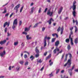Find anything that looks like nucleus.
<instances>
[{"instance_id": "1", "label": "nucleus", "mask_w": 78, "mask_h": 78, "mask_svg": "<svg viewBox=\"0 0 78 78\" xmlns=\"http://www.w3.org/2000/svg\"><path fill=\"white\" fill-rule=\"evenodd\" d=\"M69 55L70 59L68 60L67 62L64 65V67H66V66L67 68H69V67H70V66L72 64V63L71 62L72 61L71 58H72V56L71 54H69Z\"/></svg>"}, {"instance_id": "2", "label": "nucleus", "mask_w": 78, "mask_h": 78, "mask_svg": "<svg viewBox=\"0 0 78 78\" xmlns=\"http://www.w3.org/2000/svg\"><path fill=\"white\" fill-rule=\"evenodd\" d=\"M72 8H73V17H75L76 16V11L75 9H76V5H73L72 6Z\"/></svg>"}, {"instance_id": "3", "label": "nucleus", "mask_w": 78, "mask_h": 78, "mask_svg": "<svg viewBox=\"0 0 78 78\" xmlns=\"http://www.w3.org/2000/svg\"><path fill=\"white\" fill-rule=\"evenodd\" d=\"M47 39H48V40H49L51 39V38L50 37H47V36H45L44 39V47H46V46L47 45V43H46V40Z\"/></svg>"}, {"instance_id": "4", "label": "nucleus", "mask_w": 78, "mask_h": 78, "mask_svg": "<svg viewBox=\"0 0 78 78\" xmlns=\"http://www.w3.org/2000/svg\"><path fill=\"white\" fill-rule=\"evenodd\" d=\"M20 4H18L14 8V10H15L16 11V13H17V12H18V11H19V8L20 7Z\"/></svg>"}, {"instance_id": "5", "label": "nucleus", "mask_w": 78, "mask_h": 78, "mask_svg": "<svg viewBox=\"0 0 78 78\" xmlns=\"http://www.w3.org/2000/svg\"><path fill=\"white\" fill-rule=\"evenodd\" d=\"M75 65H73L71 69H69V73L70 75V76H72V71L73 70L74 68L75 67Z\"/></svg>"}, {"instance_id": "6", "label": "nucleus", "mask_w": 78, "mask_h": 78, "mask_svg": "<svg viewBox=\"0 0 78 78\" xmlns=\"http://www.w3.org/2000/svg\"><path fill=\"white\" fill-rule=\"evenodd\" d=\"M53 11L51 12L50 10L49 9L48 10L47 12V14L48 15L50 16H52V15H53Z\"/></svg>"}, {"instance_id": "7", "label": "nucleus", "mask_w": 78, "mask_h": 78, "mask_svg": "<svg viewBox=\"0 0 78 78\" xmlns=\"http://www.w3.org/2000/svg\"><path fill=\"white\" fill-rule=\"evenodd\" d=\"M56 50L57 51H59V48H58V47H56L55 49L53 51L54 54H56Z\"/></svg>"}, {"instance_id": "8", "label": "nucleus", "mask_w": 78, "mask_h": 78, "mask_svg": "<svg viewBox=\"0 0 78 78\" xmlns=\"http://www.w3.org/2000/svg\"><path fill=\"white\" fill-rule=\"evenodd\" d=\"M63 9V7H61L59 9V10L58 11V14H61V12H62V9Z\"/></svg>"}, {"instance_id": "9", "label": "nucleus", "mask_w": 78, "mask_h": 78, "mask_svg": "<svg viewBox=\"0 0 78 78\" xmlns=\"http://www.w3.org/2000/svg\"><path fill=\"white\" fill-rule=\"evenodd\" d=\"M6 40H4L3 41H1L0 42V44L1 45H3V44H5L6 43Z\"/></svg>"}, {"instance_id": "10", "label": "nucleus", "mask_w": 78, "mask_h": 78, "mask_svg": "<svg viewBox=\"0 0 78 78\" xmlns=\"http://www.w3.org/2000/svg\"><path fill=\"white\" fill-rule=\"evenodd\" d=\"M13 24H15V25H17V19H16L14 20Z\"/></svg>"}, {"instance_id": "11", "label": "nucleus", "mask_w": 78, "mask_h": 78, "mask_svg": "<svg viewBox=\"0 0 78 78\" xmlns=\"http://www.w3.org/2000/svg\"><path fill=\"white\" fill-rule=\"evenodd\" d=\"M51 20L52 21H54V20H53L52 18H51L48 21V22L49 23V25H51Z\"/></svg>"}, {"instance_id": "12", "label": "nucleus", "mask_w": 78, "mask_h": 78, "mask_svg": "<svg viewBox=\"0 0 78 78\" xmlns=\"http://www.w3.org/2000/svg\"><path fill=\"white\" fill-rule=\"evenodd\" d=\"M5 51H4L3 52H1L0 53V55L2 57V56H3V55H5Z\"/></svg>"}, {"instance_id": "13", "label": "nucleus", "mask_w": 78, "mask_h": 78, "mask_svg": "<svg viewBox=\"0 0 78 78\" xmlns=\"http://www.w3.org/2000/svg\"><path fill=\"white\" fill-rule=\"evenodd\" d=\"M38 48V47H37L36 48L35 51L36 53H39V50L37 49Z\"/></svg>"}, {"instance_id": "14", "label": "nucleus", "mask_w": 78, "mask_h": 78, "mask_svg": "<svg viewBox=\"0 0 78 78\" xmlns=\"http://www.w3.org/2000/svg\"><path fill=\"white\" fill-rule=\"evenodd\" d=\"M59 41H57L55 43V46L57 47L59 45Z\"/></svg>"}, {"instance_id": "15", "label": "nucleus", "mask_w": 78, "mask_h": 78, "mask_svg": "<svg viewBox=\"0 0 78 78\" xmlns=\"http://www.w3.org/2000/svg\"><path fill=\"white\" fill-rule=\"evenodd\" d=\"M61 32L60 34L61 35L63 33V31H64V27L62 26L61 29Z\"/></svg>"}, {"instance_id": "16", "label": "nucleus", "mask_w": 78, "mask_h": 78, "mask_svg": "<svg viewBox=\"0 0 78 78\" xmlns=\"http://www.w3.org/2000/svg\"><path fill=\"white\" fill-rule=\"evenodd\" d=\"M75 22H76V25H78V21H77V20H76L75 21V20H74V19H73V23H75Z\"/></svg>"}, {"instance_id": "17", "label": "nucleus", "mask_w": 78, "mask_h": 78, "mask_svg": "<svg viewBox=\"0 0 78 78\" xmlns=\"http://www.w3.org/2000/svg\"><path fill=\"white\" fill-rule=\"evenodd\" d=\"M16 70L17 71H19L20 69V67L19 66H17L16 67Z\"/></svg>"}, {"instance_id": "18", "label": "nucleus", "mask_w": 78, "mask_h": 78, "mask_svg": "<svg viewBox=\"0 0 78 78\" xmlns=\"http://www.w3.org/2000/svg\"><path fill=\"white\" fill-rule=\"evenodd\" d=\"M30 30V27H26L25 28V31H28Z\"/></svg>"}, {"instance_id": "19", "label": "nucleus", "mask_w": 78, "mask_h": 78, "mask_svg": "<svg viewBox=\"0 0 78 78\" xmlns=\"http://www.w3.org/2000/svg\"><path fill=\"white\" fill-rule=\"evenodd\" d=\"M4 9V11L2 12L3 14H5V13H6V7H5Z\"/></svg>"}, {"instance_id": "20", "label": "nucleus", "mask_w": 78, "mask_h": 78, "mask_svg": "<svg viewBox=\"0 0 78 78\" xmlns=\"http://www.w3.org/2000/svg\"><path fill=\"white\" fill-rule=\"evenodd\" d=\"M70 39V41H71V44L72 45H73V39H72V38H69Z\"/></svg>"}, {"instance_id": "21", "label": "nucleus", "mask_w": 78, "mask_h": 78, "mask_svg": "<svg viewBox=\"0 0 78 78\" xmlns=\"http://www.w3.org/2000/svg\"><path fill=\"white\" fill-rule=\"evenodd\" d=\"M72 34H73V32H72V31H71L70 32V34L69 35V39H71V35Z\"/></svg>"}, {"instance_id": "22", "label": "nucleus", "mask_w": 78, "mask_h": 78, "mask_svg": "<svg viewBox=\"0 0 78 78\" xmlns=\"http://www.w3.org/2000/svg\"><path fill=\"white\" fill-rule=\"evenodd\" d=\"M16 24H13V26H12V29H13L14 30L15 29V28H16Z\"/></svg>"}, {"instance_id": "23", "label": "nucleus", "mask_w": 78, "mask_h": 78, "mask_svg": "<svg viewBox=\"0 0 78 78\" xmlns=\"http://www.w3.org/2000/svg\"><path fill=\"white\" fill-rule=\"evenodd\" d=\"M23 7H24V6L23 5L20 9V12H22V10H23Z\"/></svg>"}, {"instance_id": "24", "label": "nucleus", "mask_w": 78, "mask_h": 78, "mask_svg": "<svg viewBox=\"0 0 78 78\" xmlns=\"http://www.w3.org/2000/svg\"><path fill=\"white\" fill-rule=\"evenodd\" d=\"M51 57V54H50L46 58V60H47L48 59Z\"/></svg>"}, {"instance_id": "25", "label": "nucleus", "mask_w": 78, "mask_h": 78, "mask_svg": "<svg viewBox=\"0 0 78 78\" xmlns=\"http://www.w3.org/2000/svg\"><path fill=\"white\" fill-rule=\"evenodd\" d=\"M67 48L68 50H70V49L71 48V47H70V45H68L67 46Z\"/></svg>"}, {"instance_id": "26", "label": "nucleus", "mask_w": 78, "mask_h": 78, "mask_svg": "<svg viewBox=\"0 0 78 78\" xmlns=\"http://www.w3.org/2000/svg\"><path fill=\"white\" fill-rule=\"evenodd\" d=\"M70 42V40L68 38L66 39V43H69Z\"/></svg>"}, {"instance_id": "27", "label": "nucleus", "mask_w": 78, "mask_h": 78, "mask_svg": "<svg viewBox=\"0 0 78 78\" xmlns=\"http://www.w3.org/2000/svg\"><path fill=\"white\" fill-rule=\"evenodd\" d=\"M18 44H19V42L18 41H16L14 43V45L16 46V45H18Z\"/></svg>"}, {"instance_id": "28", "label": "nucleus", "mask_w": 78, "mask_h": 78, "mask_svg": "<svg viewBox=\"0 0 78 78\" xmlns=\"http://www.w3.org/2000/svg\"><path fill=\"white\" fill-rule=\"evenodd\" d=\"M34 11V7H32L31 9V11L30 12V14L33 13V12Z\"/></svg>"}, {"instance_id": "29", "label": "nucleus", "mask_w": 78, "mask_h": 78, "mask_svg": "<svg viewBox=\"0 0 78 78\" xmlns=\"http://www.w3.org/2000/svg\"><path fill=\"white\" fill-rule=\"evenodd\" d=\"M34 57H33V56L32 55L31 56V57H30V59H31V61H33V59H34Z\"/></svg>"}, {"instance_id": "30", "label": "nucleus", "mask_w": 78, "mask_h": 78, "mask_svg": "<svg viewBox=\"0 0 78 78\" xmlns=\"http://www.w3.org/2000/svg\"><path fill=\"white\" fill-rule=\"evenodd\" d=\"M56 40V38H52L51 40V42H54Z\"/></svg>"}, {"instance_id": "31", "label": "nucleus", "mask_w": 78, "mask_h": 78, "mask_svg": "<svg viewBox=\"0 0 78 78\" xmlns=\"http://www.w3.org/2000/svg\"><path fill=\"white\" fill-rule=\"evenodd\" d=\"M26 38L27 40H29V39H31V38L30 37H29V35H27L26 36Z\"/></svg>"}, {"instance_id": "32", "label": "nucleus", "mask_w": 78, "mask_h": 78, "mask_svg": "<svg viewBox=\"0 0 78 78\" xmlns=\"http://www.w3.org/2000/svg\"><path fill=\"white\" fill-rule=\"evenodd\" d=\"M7 24H8V22H6L4 24V28L7 25Z\"/></svg>"}, {"instance_id": "33", "label": "nucleus", "mask_w": 78, "mask_h": 78, "mask_svg": "<svg viewBox=\"0 0 78 78\" xmlns=\"http://www.w3.org/2000/svg\"><path fill=\"white\" fill-rule=\"evenodd\" d=\"M74 42L76 44H77V42H78V38H76L75 39L74 41Z\"/></svg>"}, {"instance_id": "34", "label": "nucleus", "mask_w": 78, "mask_h": 78, "mask_svg": "<svg viewBox=\"0 0 78 78\" xmlns=\"http://www.w3.org/2000/svg\"><path fill=\"white\" fill-rule=\"evenodd\" d=\"M39 56V53H37V54L35 55V57L36 58H38Z\"/></svg>"}, {"instance_id": "35", "label": "nucleus", "mask_w": 78, "mask_h": 78, "mask_svg": "<svg viewBox=\"0 0 78 78\" xmlns=\"http://www.w3.org/2000/svg\"><path fill=\"white\" fill-rule=\"evenodd\" d=\"M74 27L75 28V32L76 33V32H77V31H78V29L77 28L76 26H75Z\"/></svg>"}, {"instance_id": "36", "label": "nucleus", "mask_w": 78, "mask_h": 78, "mask_svg": "<svg viewBox=\"0 0 78 78\" xmlns=\"http://www.w3.org/2000/svg\"><path fill=\"white\" fill-rule=\"evenodd\" d=\"M37 62H39L40 63H41V62H42V61L41 59H40L38 61H37Z\"/></svg>"}, {"instance_id": "37", "label": "nucleus", "mask_w": 78, "mask_h": 78, "mask_svg": "<svg viewBox=\"0 0 78 78\" xmlns=\"http://www.w3.org/2000/svg\"><path fill=\"white\" fill-rule=\"evenodd\" d=\"M60 69H58L56 71V74H58V73L59 72V70H60Z\"/></svg>"}, {"instance_id": "38", "label": "nucleus", "mask_w": 78, "mask_h": 78, "mask_svg": "<svg viewBox=\"0 0 78 78\" xmlns=\"http://www.w3.org/2000/svg\"><path fill=\"white\" fill-rule=\"evenodd\" d=\"M53 73H51L50 74H49V76L50 77H51V76H53Z\"/></svg>"}, {"instance_id": "39", "label": "nucleus", "mask_w": 78, "mask_h": 78, "mask_svg": "<svg viewBox=\"0 0 78 78\" xmlns=\"http://www.w3.org/2000/svg\"><path fill=\"white\" fill-rule=\"evenodd\" d=\"M20 64H21V65H23V62H23V61H21L20 62Z\"/></svg>"}, {"instance_id": "40", "label": "nucleus", "mask_w": 78, "mask_h": 78, "mask_svg": "<svg viewBox=\"0 0 78 78\" xmlns=\"http://www.w3.org/2000/svg\"><path fill=\"white\" fill-rule=\"evenodd\" d=\"M7 30H8V28H7V27L5 28L4 30L5 33H6L7 32Z\"/></svg>"}, {"instance_id": "41", "label": "nucleus", "mask_w": 78, "mask_h": 78, "mask_svg": "<svg viewBox=\"0 0 78 78\" xmlns=\"http://www.w3.org/2000/svg\"><path fill=\"white\" fill-rule=\"evenodd\" d=\"M23 34H25V35H27V33L25 32H23L22 33Z\"/></svg>"}, {"instance_id": "42", "label": "nucleus", "mask_w": 78, "mask_h": 78, "mask_svg": "<svg viewBox=\"0 0 78 78\" xmlns=\"http://www.w3.org/2000/svg\"><path fill=\"white\" fill-rule=\"evenodd\" d=\"M38 23H36L34 26V27L36 28V27H37V25H38Z\"/></svg>"}, {"instance_id": "43", "label": "nucleus", "mask_w": 78, "mask_h": 78, "mask_svg": "<svg viewBox=\"0 0 78 78\" xmlns=\"http://www.w3.org/2000/svg\"><path fill=\"white\" fill-rule=\"evenodd\" d=\"M61 28V27H59L58 28V29L57 30V31H58V32H59V31H60V29Z\"/></svg>"}, {"instance_id": "44", "label": "nucleus", "mask_w": 78, "mask_h": 78, "mask_svg": "<svg viewBox=\"0 0 78 78\" xmlns=\"http://www.w3.org/2000/svg\"><path fill=\"white\" fill-rule=\"evenodd\" d=\"M11 35V33H9L8 32L7 33V36H10Z\"/></svg>"}, {"instance_id": "45", "label": "nucleus", "mask_w": 78, "mask_h": 78, "mask_svg": "<svg viewBox=\"0 0 78 78\" xmlns=\"http://www.w3.org/2000/svg\"><path fill=\"white\" fill-rule=\"evenodd\" d=\"M28 62H26L25 64V66H28Z\"/></svg>"}, {"instance_id": "46", "label": "nucleus", "mask_w": 78, "mask_h": 78, "mask_svg": "<svg viewBox=\"0 0 78 78\" xmlns=\"http://www.w3.org/2000/svg\"><path fill=\"white\" fill-rule=\"evenodd\" d=\"M62 52V49H61V51H59V52L58 53L57 55H58V54H59V53H61Z\"/></svg>"}, {"instance_id": "47", "label": "nucleus", "mask_w": 78, "mask_h": 78, "mask_svg": "<svg viewBox=\"0 0 78 78\" xmlns=\"http://www.w3.org/2000/svg\"><path fill=\"white\" fill-rule=\"evenodd\" d=\"M64 55H65V53H64L63 55H62V56L61 58V59H63V58H64Z\"/></svg>"}, {"instance_id": "48", "label": "nucleus", "mask_w": 78, "mask_h": 78, "mask_svg": "<svg viewBox=\"0 0 78 78\" xmlns=\"http://www.w3.org/2000/svg\"><path fill=\"white\" fill-rule=\"evenodd\" d=\"M9 13H7L5 15V17H8V16H9Z\"/></svg>"}, {"instance_id": "49", "label": "nucleus", "mask_w": 78, "mask_h": 78, "mask_svg": "<svg viewBox=\"0 0 78 78\" xmlns=\"http://www.w3.org/2000/svg\"><path fill=\"white\" fill-rule=\"evenodd\" d=\"M45 30V27H43L42 28V31H44V30Z\"/></svg>"}, {"instance_id": "50", "label": "nucleus", "mask_w": 78, "mask_h": 78, "mask_svg": "<svg viewBox=\"0 0 78 78\" xmlns=\"http://www.w3.org/2000/svg\"><path fill=\"white\" fill-rule=\"evenodd\" d=\"M76 3V1H74L73 2V5H75Z\"/></svg>"}, {"instance_id": "51", "label": "nucleus", "mask_w": 78, "mask_h": 78, "mask_svg": "<svg viewBox=\"0 0 78 78\" xmlns=\"http://www.w3.org/2000/svg\"><path fill=\"white\" fill-rule=\"evenodd\" d=\"M41 8H40L39 11H38V13H40L41 11Z\"/></svg>"}, {"instance_id": "52", "label": "nucleus", "mask_w": 78, "mask_h": 78, "mask_svg": "<svg viewBox=\"0 0 78 78\" xmlns=\"http://www.w3.org/2000/svg\"><path fill=\"white\" fill-rule=\"evenodd\" d=\"M47 54V52L46 51L44 53V56H46Z\"/></svg>"}, {"instance_id": "53", "label": "nucleus", "mask_w": 78, "mask_h": 78, "mask_svg": "<svg viewBox=\"0 0 78 78\" xmlns=\"http://www.w3.org/2000/svg\"><path fill=\"white\" fill-rule=\"evenodd\" d=\"M24 58L25 59H26L27 58V55L26 54L25 55H24Z\"/></svg>"}, {"instance_id": "54", "label": "nucleus", "mask_w": 78, "mask_h": 78, "mask_svg": "<svg viewBox=\"0 0 78 78\" xmlns=\"http://www.w3.org/2000/svg\"><path fill=\"white\" fill-rule=\"evenodd\" d=\"M13 14H14V13H12V14L10 16V17H9L10 18H11V17H12V15H13Z\"/></svg>"}, {"instance_id": "55", "label": "nucleus", "mask_w": 78, "mask_h": 78, "mask_svg": "<svg viewBox=\"0 0 78 78\" xmlns=\"http://www.w3.org/2000/svg\"><path fill=\"white\" fill-rule=\"evenodd\" d=\"M22 25V21H20L19 22V25L20 26Z\"/></svg>"}, {"instance_id": "56", "label": "nucleus", "mask_w": 78, "mask_h": 78, "mask_svg": "<svg viewBox=\"0 0 78 78\" xmlns=\"http://www.w3.org/2000/svg\"><path fill=\"white\" fill-rule=\"evenodd\" d=\"M48 9V8H46L45 9V10L44 11V12H47V10Z\"/></svg>"}, {"instance_id": "57", "label": "nucleus", "mask_w": 78, "mask_h": 78, "mask_svg": "<svg viewBox=\"0 0 78 78\" xmlns=\"http://www.w3.org/2000/svg\"><path fill=\"white\" fill-rule=\"evenodd\" d=\"M64 72V70H63L61 71V73H63Z\"/></svg>"}, {"instance_id": "58", "label": "nucleus", "mask_w": 78, "mask_h": 78, "mask_svg": "<svg viewBox=\"0 0 78 78\" xmlns=\"http://www.w3.org/2000/svg\"><path fill=\"white\" fill-rule=\"evenodd\" d=\"M73 29V27H71L70 28V30H71V31H72V30Z\"/></svg>"}, {"instance_id": "59", "label": "nucleus", "mask_w": 78, "mask_h": 78, "mask_svg": "<svg viewBox=\"0 0 78 78\" xmlns=\"http://www.w3.org/2000/svg\"><path fill=\"white\" fill-rule=\"evenodd\" d=\"M9 23H10V22H9L8 23H7V27H9Z\"/></svg>"}, {"instance_id": "60", "label": "nucleus", "mask_w": 78, "mask_h": 78, "mask_svg": "<svg viewBox=\"0 0 78 78\" xmlns=\"http://www.w3.org/2000/svg\"><path fill=\"white\" fill-rule=\"evenodd\" d=\"M56 34H52V36H53V37H54V36H55V35H56Z\"/></svg>"}, {"instance_id": "61", "label": "nucleus", "mask_w": 78, "mask_h": 78, "mask_svg": "<svg viewBox=\"0 0 78 78\" xmlns=\"http://www.w3.org/2000/svg\"><path fill=\"white\" fill-rule=\"evenodd\" d=\"M74 71H75V72H78V69H75L74 70Z\"/></svg>"}, {"instance_id": "62", "label": "nucleus", "mask_w": 78, "mask_h": 78, "mask_svg": "<svg viewBox=\"0 0 78 78\" xmlns=\"http://www.w3.org/2000/svg\"><path fill=\"white\" fill-rule=\"evenodd\" d=\"M53 63V62H51V63H50V66H52Z\"/></svg>"}, {"instance_id": "63", "label": "nucleus", "mask_w": 78, "mask_h": 78, "mask_svg": "<svg viewBox=\"0 0 78 78\" xmlns=\"http://www.w3.org/2000/svg\"><path fill=\"white\" fill-rule=\"evenodd\" d=\"M21 45L23 47L24 46V43H22V44H21Z\"/></svg>"}, {"instance_id": "64", "label": "nucleus", "mask_w": 78, "mask_h": 78, "mask_svg": "<svg viewBox=\"0 0 78 78\" xmlns=\"http://www.w3.org/2000/svg\"><path fill=\"white\" fill-rule=\"evenodd\" d=\"M3 48V47H0V50H2Z\"/></svg>"}]
</instances>
